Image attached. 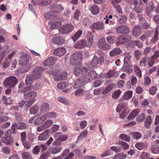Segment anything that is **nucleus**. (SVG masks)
<instances>
[{
	"instance_id": "9b49d317",
	"label": "nucleus",
	"mask_w": 159,
	"mask_h": 159,
	"mask_svg": "<svg viewBox=\"0 0 159 159\" xmlns=\"http://www.w3.org/2000/svg\"><path fill=\"white\" fill-rule=\"evenodd\" d=\"M93 43V35L91 32L89 31L87 34V40L85 41V45L88 47H91Z\"/></svg>"
},
{
	"instance_id": "79ce46f5",
	"label": "nucleus",
	"mask_w": 159,
	"mask_h": 159,
	"mask_svg": "<svg viewBox=\"0 0 159 159\" xmlns=\"http://www.w3.org/2000/svg\"><path fill=\"white\" fill-rule=\"evenodd\" d=\"M135 146L137 149L141 150L144 149L146 147V145L145 143L139 142L137 143Z\"/></svg>"
},
{
	"instance_id": "1a4fd4ad",
	"label": "nucleus",
	"mask_w": 159,
	"mask_h": 159,
	"mask_svg": "<svg viewBox=\"0 0 159 159\" xmlns=\"http://www.w3.org/2000/svg\"><path fill=\"white\" fill-rule=\"evenodd\" d=\"M97 74L96 71L94 70H91L84 78L85 79V81L87 83L90 81L95 78L97 76Z\"/></svg>"
},
{
	"instance_id": "de8ad7c7",
	"label": "nucleus",
	"mask_w": 159,
	"mask_h": 159,
	"mask_svg": "<svg viewBox=\"0 0 159 159\" xmlns=\"http://www.w3.org/2000/svg\"><path fill=\"white\" fill-rule=\"evenodd\" d=\"M87 130H85L84 131L78 136L77 140H80L83 139L87 136Z\"/></svg>"
},
{
	"instance_id": "f257e3e1",
	"label": "nucleus",
	"mask_w": 159,
	"mask_h": 159,
	"mask_svg": "<svg viewBox=\"0 0 159 159\" xmlns=\"http://www.w3.org/2000/svg\"><path fill=\"white\" fill-rule=\"evenodd\" d=\"M24 93L25 98L29 100L27 102L28 107H30L37 100V93L35 91H27L24 92Z\"/></svg>"
},
{
	"instance_id": "2f4dec72",
	"label": "nucleus",
	"mask_w": 159,
	"mask_h": 159,
	"mask_svg": "<svg viewBox=\"0 0 159 159\" xmlns=\"http://www.w3.org/2000/svg\"><path fill=\"white\" fill-rule=\"evenodd\" d=\"M130 135L134 139L138 140L142 137V134L138 132H131Z\"/></svg>"
},
{
	"instance_id": "49530a36",
	"label": "nucleus",
	"mask_w": 159,
	"mask_h": 159,
	"mask_svg": "<svg viewBox=\"0 0 159 159\" xmlns=\"http://www.w3.org/2000/svg\"><path fill=\"white\" fill-rule=\"evenodd\" d=\"M98 63V59L96 56H94L91 63V66L92 67H95Z\"/></svg>"
},
{
	"instance_id": "a19ab883",
	"label": "nucleus",
	"mask_w": 159,
	"mask_h": 159,
	"mask_svg": "<svg viewBox=\"0 0 159 159\" xmlns=\"http://www.w3.org/2000/svg\"><path fill=\"white\" fill-rule=\"evenodd\" d=\"M126 154L122 153H120L116 155L113 158V159H124L127 157Z\"/></svg>"
},
{
	"instance_id": "c03bdc74",
	"label": "nucleus",
	"mask_w": 159,
	"mask_h": 159,
	"mask_svg": "<svg viewBox=\"0 0 159 159\" xmlns=\"http://www.w3.org/2000/svg\"><path fill=\"white\" fill-rule=\"evenodd\" d=\"M134 69L136 75L139 78H141L142 76L141 71L138 66L136 65H134Z\"/></svg>"
},
{
	"instance_id": "a878e982",
	"label": "nucleus",
	"mask_w": 159,
	"mask_h": 159,
	"mask_svg": "<svg viewBox=\"0 0 159 159\" xmlns=\"http://www.w3.org/2000/svg\"><path fill=\"white\" fill-rule=\"evenodd\" d=\"M36 2L39 6H46L50 4L52 0H36Z\"/></svg>"
},
{
	"instance_id": "423d86ee",
	"label": "nucleus",
	"mask_w": 159,
	"mask_h": 159,
	"mask_svg": "<svg viewBox=\"0 0 159 159\" xmlns=\"http://www.w3.org/2000/svg\"><path fill=\"white\" fill-rule=\"evenodd\" d=\"M97 46L99 48L103 50H106L110 48V45L107 43L104 38H102L98 40Z\"/></svg>"
},
{
	"instance_id": "338daca9",
	"label": "nucleus",
	"mask_w": 159,
	"mask_h": 159,
	"mask_svg": "<svg viewBox=\"0 0 159 159\" xmlns=\"http://www.w3.org/2000/svg\"><path fill=\"white\" fill-rule=\"evenodd\" d=\"M159 57V51H156L154 53L153 55L151 57H150L151 59L153 61V63L154 64L155 63V60Z\"/></svg>"
},
{
	"instance_id": "69168bd1",
	"label": "nucleus",
	"mask_w": 159,
	"mask_h": 159,
	"mask_svg": "<svg viewBox=\"0 0 159 159\" xmlns=\"http://www.w3.org/2000/svg\"><path fill=\"white\" fill-rule=\"evenodd\" d=\"M150 156V154L147 152H143L141 155L140 157L142 159H147Z\"/></svg>"
},
{
	"instance_id": "a18cd8bd",
	"label": "nucleus",
	"mask_w": 159,
	"mask_h": 159,
	"mask_svg": "<svg viewBox=\"0 0 159 159\" xmlns=\"http://www.w3.org/2000/svg\"><path fill=\"white\" fill-rule=\"evenodd\" d=\"M19 106L21 108H23L25 110H27L30 107H28L27 102L22 101L19 104Z\"/></svg>"
},
{
	"instance_id": "a211bd4d",
	"label": "nucleus",
	"mask_w": 159,
	"mask_h": 159,
	"mask_svg": "<svg viewBox=\"0 0 159 159\" xmlns=\"http://www.w3.org/2000/svg\"><path fill=\"white\" fill-rule=\"evenodd\" d=\"M142 29L141 26L137 25L135 26L133 30V36L135 37H138L141 34Z\"/></svg>"
},
{
	"instance_id": "7ed1b4c3",
	"label": "nucleus",
	"mask_w": 159,
	"mask_h": 159,
	"mask_svg": "<svg viewBox=\"0 0 159 159\" xmlns=\"http://www.w3.org/2000/svg\"><path fill=\"white\" fill-rule=\"evenodd\" d=\"M83 55L80 52H77L73 54L70 58V63L71 65H75L79 62L82 58Z\"/></svg>"
},
{
	"instance_id": "393cba45",
	"label": "nucleus",
	"mask_w": 159,
	"mask_h": 159,
	"mask_svg": "<svg viewBox=\"0 0 159 159\" xmlns=\"http://www.w3.org/2000/svg\"><path fill=\"white\" fill-rule=\"evenodd\" d=\"M63 39L62 38L58 35H56L54 37L52 40L53 43L56 44H59L63 43Z\"/></svg>"
},
{
	"instance_id": "20e7f679",
	"label": "nucleus",
	"mask_w": 159,
	"mask_h": 159,
	"mask_svg": "<svg viewBox=\"0 0 159 159\" xmlns=\"http://www.w3.org/2000/svg\"><path fill=\"white\" fill-rule=\"evenodd\" d=\"M147 64L149 67H152L154 65L153 61L150 57L145 56L142 58L139 65L141 67H144Z\"/></svg>"
},
{
	"instance_id": "052dcab7",
	"label": "nucleus",
	"mask_w": 159,
	"mask_h": 159,
	"mask_svg": "<svg viewBox=\"0 0 159 159\" xmlns=\"http://www.w3.org/2000/svg\"><path fill=\"white\" fill-rule=\"evenodd\" d=\"M145 118V116L143 113H141L137 117L136 121L138 122L143 121Z\"/></svg>"
},
{
	"instance_id": "c85d7f7f",
	"label": "nucleus",
	"mask_w": 159,
	"mask_h": 159,
	"mask_svg": "<svg viewBox=\"0 0 159 159\" xmlns=\"http://www.w3.org/2000/svg\"><path fill=\"white\" fill-rule=\"evenodd\" d=\"M46 120L44 115L37 118L34 121V124L35 125H39L43 123L44 120Z\"/></svg>"
},
{
	"instance_id": "6e6d98bb",
	"label": "nucleus",
	"mask_w": 159,
	"mask_h": 159,
	"mask_svg": "<svg viewBox=\"0 0 159 159\" xmlns=\"http://www.w3.org/2000/svg\"><path fill=\"white\" fill-rule=\"evenodd\" d=\"M58 99L59 102L62 103L66 105H69V102L65 98L63 97H59Z\"/></svg>"
},
{
	"instance_id": "09e8293b",
	"label": "nucleus",
	"mask_w": 159,
	"mask_h": 159,
	"mask_svg": "<svg viewBox=\"0 0 159 159\" xmlns=\"http://www.w3.org/2000/svg\"><path fill=\"white\" fill-rule=\"evenodd\" d=\"M27 128V125L24 122H20L18 123V129L25 130Z\"/></svg>"
},
{
	"instance_id": "8fccbe9b",
	"label": "nucleus",
	"mask_w": 159,
	"mask_h": 159,
	"mask_svg": "<svg viewBox=\"0 0 159 159\" xmlns=\"http://www.w3.org/2000/svg\"><path fill=\"white\" fill-rule=\"evenodd\" d=\"M119 138L122 140H123L127 142H129L130 141V137L127 135L125 134H121L120 135Z\"/></svg>"
},
{
	"instance_id": "aec40b11",
	"label": "nucleus",
	"mask_w": 159,
	"mask_h": 159,
	"mask_svg": "<svg viewBox=\"0 0 159 159\" xmlns=\"http://www.w3.org/2000/svg\"><path fill=\"white\" fill-rule=\"evenodd\" d=\"M115 84L114 83H111L109 84L102 91V93L103 94H106L111 91L114 88Z\"/></svg>"
},
{
	"instance_id": "c9c22d12",
	"label": "nucleus",
	"mask_w": 159,
	"mask_h": 159,
	"mask_svg": "<svg viewBox=\"0 0 159 159\" xmlns=\"http://www.w3.org/2000/svg\"><path fill=\"white\" fill-rule=\"evenodd\" d=\"M44 115L46 120L49 118H54L57 116V114L55 112H49Z\"/></svg>"
},
{
	"instance_id": "412c9836",
	"label": "nucleus",
	"mask_w": 159,
	"mask_h": 159,
	"mask_svg": "<svg viewBox=\"0 0 159 159\" xmlns=\"http://www.w3.org/2000/svg\"><path fill=\"white\" fill-rule=\"evenodd\" d=\"M49 104L48 103L44 102L41 105L40 108V111L42 113H44L49 111Z\"/></svg>"
},
{
	"instance_id": "0e129e2a",
	"label": "nucleus",
	"mask_w": 159,
	"mask_h": 159,
	"mask_svg": "<svg viewBox=\"0 0 159 159\" xmlns=\"http://www.w3.org/2000/svg\"><path fill=\"white\" fill-rule=\"evenodd\" d=\"M107 40L108 43H114L116 40L115 37L113 36H110L107 38Z\"/></svg>"
},
{
	"instance_id": "bb28decb",
	"label": "nucleus",
	"mask_w": 159,
	"mask_h": 159,
	"mask_svg": "<svg viewBox=\"0 0 159 159\" xmlns=\"http://www.w3.org/2000/svg\"><path fill=\"white\" fill-rule=\"evenodd\" d=\"M61 23L58 18H56L54 22L52 23L51 25V28L52 29H56L59 28L61 26Z\"/></svg>"
},
{
	"instance_id": "72a5a7b5",
	"label": "nucleus",
	"mask_w": 159,
	"mask_h": 159,
	"mask_svg": "<svg viewBox=\"0 0 159 159\" xmlns=\"http://www.w3.org/2000/svg\"><path fill=\"white\" fill-rule=\"evenodd\" d=\"M29 61L28 58L25 56L20 58L19 61V64L21 66L25 65L28 64Z\"/></svg>"
},
{
	"instance_id": "5701e85b",
	"label": "nucleus",
	"mask_w": 159,
	"mask_h": 159,
	"mask_svg": "<svg viewBox=\"0 0 159 159\" xmlns=\"http://www.w3.org/2000/svg\"><path fill=\"white\" fill-rule=\"evenodd\" d=\"M152 122V120L151 116H148L145 118L144 122V125L145 127L147 129L149 128L151 126Z\"/></svg>"
},
{
	"instance_id": "4be33fe9",
	"label": "nucleus",
	"mask_w": 159,
	"mask_h": 159,
	"mask_svg": "<svg viewBox=\"0 0 159 159\" xmlns=\"http://www.w3.org/2000/svg\"><path fill=\"white\" fill-rule=\"evenodd\" d=\"M89 10L90 11L91 13L93 15H97L99 12V8L96 5H92L89 7Z\"/></svg>"
},
{
	"instance_id": "13d9d810",
	"label": "nucleus",
	"mask_w": 159,
	"mask_h": 159,
	"mask_svg": "<svg viewBox=\"0 0 159 159\" xmlns=\"http://www.w3.org/2000/svg\"><path fill=\"white\" fill-rule=\"evenodd\" d=\"M121 91L120 89H117L112 94V97L114 99H117L119 96Z\"/></svg>"
},
{
	"instance_id": "bf43d9fd",
	"label": "nucleus",
	"mask_w": 159,
	"mask_h": 159,
	"mask_svg": "<svg viewBox=\"0 0 159 159\" xmlns=\"http://www.w3.org/2000/svg\"><path fill=\"white\" fill-rule=\"evenodd\" d=\"M151 150L152 153L155 154L159 153V148L158 146L156 145H154L152 146Z\"/></svg>"
},
{
	"instance_id": "6e6552de",
	"label": "nucleus",
	"mask_w": 159,
	"mask_h": 159,
	"mask_svg": "<svg viewBox=\"0 0 159 159\" xmlns=\"http://www.w3.org/2000/svg\"><path fill=\"white\" fill-rule=\"evenodd\" d=\"M116 30L117 33L127 34L129 32V27L126 25H121L116 27Z\"/></svg>"
},
{
	"instance_id": "0eeeda50",
	"label": "nucleus",
	"mask_w": 159,
	"mask_h": 159,
	"mask_svg": "<svg viewBox=\"0 0 159 159\" xmlns=\"http://www.w3.org/2000/svg\"><path fill=\"white\" fill-rule=\"evenodd\" d=\"M59 12L57 11H51L50 12H45V17L47 19H55L59 15Z\"/></svg>"
},
{
	"instance_id": "58836bf2",
	"label": "nucleus",
	"mask_w": 159,
	"mask_h": 159,
	"mask_svg": "<svg viewBox=\"0 0 159 159\" xmlns=\"http://www.w3.org/2000/svg\"><path fill=\"white\" fill-rule=\"evenodd\" d=\"M34 79H35L32 77V75H29L25 79V83L27 85L32 84L33 83L34 80Z\"/></svg>"
},
{
	"instance_id": "39448f33",
	"label": "nucleus",
	"mask_w": 159,
	"mask_h": 159,
	"mask_svg": "<svg viewBox=\"0 0 159 159\" xmlns=\"http://www.w3.org/2000/svg\"><path fill=\"white\" fill-rule=\"evenodd\" d=\"M74 29V26L71 24H67L62 26L60 29V33L63 34H67L73 31Z\"/></svg>"
},
{
	"instance_id": "7c9ffc66",
	"label": "nucleus",
	"mask_w": 159,
	"mask_h": 159,
	"mask_svg": "<svg viewBox=\"0 0 159 159\" xmlns=\"http://www.w3.org/2000/svg\"><path fill=\"white\" fill-rule=\"evenodd\" d=\"M83 31L81 30H78L72 36V39L74 42L76 41L81 35L82 34Z\"/></svg>"
},
{
	"instance_id": "4d7b16f0",
	"label": "nucleus",
	"mask_w": 159,
	"mask_h": 159,
	"mask_svg": "<svg viewBox=\"0 0 159 159\" xmlns=\"http://www.w3.org/2000/svg\"><path fill=\"white\" fill-rule=\"evenodd\" d=\"M22 157L24 159H34L31 155L28 152H25L22 154Z\"/></svg>"
},
{
	"instance_id": "9d476101",
	"label": "nucleus",
	"mask_w": 159,
	"mask_h": 159,
	"mask_svg": "<svg viewBox=\"0 0 159 159\" xmlns=\"http://www.w3.org/2000/svg\"><path fill=\"white\" fill-rule=\"evenodd\" d=\"M42 68L40 67L35 68L32 73V77L35 79L39 78L42 75Z\"/></svg>"
},
{
	"instance_id": "37998d69",
	"label": "nucleus",
	"mask_w": 159,
	"mask_h": 159,
	"mask_svg": "<svg viewBox=\"0 0 159 159\" xmlns=\"http://www.w3.org/2000/svg\"><path fill=\"white\" fill-rule=\"evenodd\" d=\"M150 5V6L148 7V8L146 9V13L148 16H151L152 15V12L154 7L152 4Z\"/></svg>"
},
{
	"instance_id": "774afa93",
	"label": "nucleus",
	"mask_w": 159,
	"mask_h": 159,
	"mask_svg": "<svg viewBox=\"0 0 159 159\" xmlns=\"http://www.w3.org/2000/svg\"><path fill=\"white\" fill-rule=\"evenodd\" d=\"M143 9V7L138 6H136L134 8V11L137 13H141Z\"/></svg>"
},
{
	"instance_id": "3c124183",
	"label": "nucleus",
	"mask_w": 159,
	"mask_h": 159,
	"mask_svg": "<svg viewBox=\"0 0 159 159\" xmlns=\"http://www.w3.org/2000/svg\"><path fill=\"white\" fill-rule=\"evenodd\" d=\"M81 73V69L79 66H76L74 70V74L77 77L79 76Z\"/></svg>"
},
{
	"instance_id": "6ab92c4d",
	"label": "nucleus",
	"mask_w": 159,
	"mask_h": 159,
	"mask_svg": "<svg viewBox=\"0 0 159 159\" xmlns=\"http://www.w3.org/2000/svg\"><path fill=\"white\" fill-rule=\"evenodd\" d=\"M115 84L114 83H111L109 84L102 91V93L103 94H106L111 91L114 88Z\"/></svg>"
},
{
	"instance_id": "f8f14e48",
	"label": "nucleus",
	"mask_w": 159,
	"mask_h": 159,
	"mask_svg": "<svg viewBox=\"0 0 159 159\" xmlns=\"http://www.w3.org/2000/svg\"><path fill=\"white\" fill-rule=\"evenodd\" d=\"M57 60L56 57H49L43 62V65L45 66H52L54 64Z\"/></svg>"
},
{
	"instance_id": "f704fd0d",
	"label": "nucleus",
	"mask_w": 159,
	"mask_h": 159,
	"mask_svg": "<svg viewBox=\"0 0 159 159\" xmlns=\"http://www.w3.org/2000/svg\"><path fill=\"white\" fill-rule=\"evenodd\" d=\"M1 141L7 145H11L12 142V138L11 137H3L1 139Z\"/></svg>"
},
{
	"instance_id": "603ef678",
	"label": "nucleus",
	"mask_w": 159,
	"mask_h": 159,
	"mask_svg": "<svg viewBox=\"0 0 159 159\" xmlns=\"http://www.w3.org/2000/svg\"><path fill=\"white\" fill-rule=\"evenodd\" d=\"M51 7L52 9L57 10L59 11H61L64 10L63 7L61 4L57 5L52 4Z\"/></svg>"
},
{
	"instance_id": "cd10ccee",
	"label": "nucleus",
	"mask_w": 159,
	"mask_h": 159,
	"mask_svg": "<svg viewBox=\"0 0 159 159\" xmlns=\"http://www.w3.org/2000/svg\"><path fill=\"white\" fill-rule=\"evenodd\" d=\"M85 41L83 39H81L76 42L74 45V48L78 49H81L84 47Z\"/></svg>"
},
{
	"instance_id": "e2e57ef3",
	"label": "nucleus",
	"mask_w": 159,
	"mask_h": 159,
	"mask_svg": "<svg viewBox=\"0 0 159 159\" xmlns=\"http://www.w3.org/2000/svg\"><path fill=\"white\" fill-rule=\"evenodd\" d=\"M26 132H23L20 134V140L21 142H23L26 141Z\"/></svg>"
},
{
	"instance_id": "473e14b6",
	"label": "nucleus",
	"mask_w": 159,
	"mask_h": 159,
	"mask_svg": "<svg viewBox=\"0 0 159 159\" xmlns=\"http://www.w3.org/2000/svg\"><path fill=\"white\" fill-rule=\"evenodd\" d=\"M62 149V147L61 146L52 147L50 148V151L53 154H57Z\"/></svg>"
},
{
	"instance_id": "5fc2aeb1",
	"label": "nucleus",
	"mask_w": 159,
	"mask_h": 159,
	"mask_svg": "<svg viewBox=\"0 0 159 159\" xmlns=\"http://www.w3.org/2000/svg\"><path fill=\"white\" fill-rule=\"evenodd\" d=\"M119 43L121 44L126 43L127 42V39L122 36H119L118 38Z\"/></svg>"
},
{
	"instance_id": "864d4df0",
	"label": "nucleus",
	"mask_w": 159,
	"mask_h": 159,
	"mask_svg": "<svg viewBox=\"0 0 159 159\" xmlns=\"http://www.w3.org/2000/svg\"><path fill=\"white\" fill-rule=\"evenodd\" d=\"M116 73V72L114 71L110 70L105 75V78H110L114 77L115 76Z\"/></svg>"
},
{
	"instance_id": "2eb2a0df",
	"label": "nucleus",
	"mask_w": 159,
	"mask_h": 159,
	"mask_svg": "<svg viewBox=\"0 0 159 159\" xmlns=\"http://www.w3.org/2000/svg\"><path fill=\"white\" fill-rule=\"evenodd\" d=\"M66 52V49L64 47H61L55 49L53 53L54 55L60 57L65 54Z\"/></svg>"
},
{
	"instance_id": "e433bc0d",
	"label": "nucleus",
	"mask_w": 159,
	"mask_h": 159,
	"mask_svg": "<svg viewBox=\"0 0 159 159\" xmlns=\"http://www.w3.org/2000/svg\"><path fill=\"white\" fill-rule=\"evenodd\" d=\"M39 110V106L38 105H35L30 108V112L31 114H35L38 112Z\"/></svg>"
},
{
	"instance_id": "b1692460",
	"label": "nucleus",
	"mask_w": 159,
	"mask_h": 159,
	"mask_svg": "<svg viewBox=\"0 0 159 159\" xmlns=\"http://www.w3.org/2000/svg\"><path fill=\"white\" fill-rule=\"evenodd\" d=\"M140 112V110L139 108L133 110L128 116V119L130 120L134 118Z\"/></svg>"
},
{
	"instance_id": "dca6fc26",
	"label": "nucleus",
	"mask_w": 159,
	"mask_h": 159,
	"mask_svg": "<svg viewBox=\"0 0 159 159\" xmlns=\"http://www.w3.org/2000/svg\"><path fill=\"white\" fill-rule=\"evenodd\" d=\"M50 132L49 129L45 130L38 137L39 140L43 141L46 140L49 137L48 134Z\"/></svg>"
},
{
	"instance_id": "4c0bfd02",
	"label": "nucleus",
	"mask_w": 159,
	"mask_h": 159,
	"mask_svg": "<svg viewBox=\"0 0 159 159\" xmlns=\"http://www.w3.org/2000/svg\"><path fill=\"white\" fill-rule=\"evenodd\" d=\"M132 95V92L131 91H128L125 92L123 95L122 98V101L124 100H127L130 98Z\"/></svg>"
},
{
	"instance_id": "ea45409f",
	"label": "nucleus",
	"mask_w": 159,
	"mask_h": 159,
	"mask_svg": "<svg viewBox=\"0 0 159 159\" xmlns=\"http://www.w3.org/2000/svg\"><path fill=\"white\" fill-rule=\"evenodd\" d=\"M131 56L129 53H126L125 54V57L124 60V65L126 64L129 65L130 63V59Z\"/></svg>"
},
{
	"instance_id": "c756f323",
	"label": "nucleus",
	"mask_w": 159,
	"mask_h": 159,
	"mask_svg": "<svg viewBox=\"0 0 159 159\" xmlns=\"http://www.w3.org/2000/svg\"><path fill=\"white\" fill-rule=\"evenodd\" d=\"M121 52V50L118 48H114L109 52V55L111 57H113L119 55Z\"/></svg>"
},
{
	"instance_id": "ddd939ff",
	"label": "nucleus",
	"mask_w": 159,
	"mask_h": 159,
	"mask_svg": "<svg viewBox=\"0 0 159 159\" xmlns=\"http://www.w3.org/2000/svg\"><path fill=\"white\" fill-rule=\"evenodd\" d=\"M87 83L85 81L84 78L83 79L82 78L80 77L78 79L76 80L74 84L73 85V87L75 89L81 88L83 86L85 83Z\"/></svg>"
},
{
	"instance_id": "4468645a",
	"label": "nucleus",
	"mask_w": 159,
	"mask_h": 159,
	"mask_svg": "<svg viewBox=\"0 0 159 159\" xmlns=\"http://www.w3.org/2000/svg\"><path fill=\"white\" fill-rule=\"evenodd\" d=\"M92 28L96 30H102L105 28L104 23L102 21L94 22L92 25Z\"/></svg>"
},
{
	"instance_id": "f3484780",
	"label": "nucleus",
	"mask_w": 159,
	"mask_h": 159,
	"mask_svg": "<svg viewBox=\"0 0 159 159\" xmlns=\"http://www.w3.org/2000/svg\"><path fill=\"white\" fill-rule=\"evenodd\" d=\"M67 73L66 71H64L60 73L59 75H54V78L56 80H66Z\"/></svg>"
},
{
	"instance_id": "f03ea898",
	"label": "nucleus",
	"mask_w": 159,
	"mask_h": 159,
	"mask_svg": "<svg viewBox=\"0 0 159 159\" xmlns=\"http://www.w3.org/2000/svg\"><path fill=\"white\" fill-rule=\"evenodd\" d=\"M18 83L17 79L14 76H10L6 78L3 83L6 87L11 88L15 87Z\"/></svg>"
},
{
	"instance_id": "680f3d73",
	"label": "nucleus",
	"mask_w": 159,
	"mask_h": 159,
	"mask_svg": "<svg viewBox=\"0 0 159 159\" xmlns=\"http://www.w3.org/2000/svg\"><path fill=\"white\" fill-rule=\"evenodd\" d=\"M40 147L39 145L35 146L32 151L33 154L35 155L38 154L40 152Z\"/></svg>"
}]
</instances>
